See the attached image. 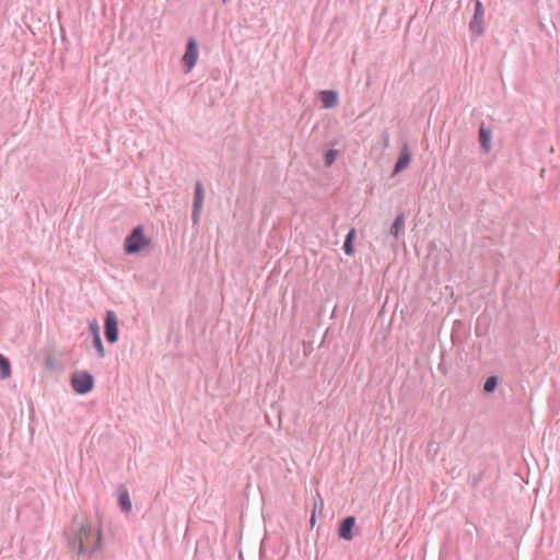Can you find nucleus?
Here are the masks:
<instances>
[{
	"label": "nucleus",
	"mask_w": 560,
	"mask_h": 560,
	"mask_svg": "<svg viewBox=\"0 0 560 560\" xmlns=\"http://www.w3.org/2000/svg\"><path fill=\"white\" fill-rule=\"evenodd\" d=\"M354 234H355L354 229L350 230L349 233L347 234V237L343 243V249H345L346 254H348V255L353 253L352 240H353Z\"/></svg>",
	"instance_id": "nucleus-15"
},
{
	"label": "nucleus",
	"mask_w": 560,
	"mask_h": 560,
	"mask_svg": "<svg viewBox=\"0 0 560 560\" xmlns=\"http://www.w3.org/2000/svg\"><path fill=\"white\" fill-rule=\"evenodd\" d=\"M92 346L95 348L98 358L105 357V349L100 332L94 334Z\"/></svg>",
	"instance_id": "nucleus-14"
},
{
	"label": "nucleus",
	"mask_w": 560,
	"mask_h": 560,
	"mask_svg": "<svg viewBox=\"0 0 560 560\" xmlns=\"http://www.w3.org/2000/svg\"><path fill=\"white\" fill-rule=\"evenodd\" d=\"M11 375V365L8 358L3 354H0V378L5 380Z\"/></svg>",
	"instance_id": "nucleus-13"
},
{
	"label": "nucleus",
	"mask_w": 560,
	"mask_h": 560,
	"mask_svg": "<svg viewBox=\"0 0 560 560\" xmlns=\"http://www.w3.org/2000/svg\"><path fill=\"white\" fill-rule=\"evenodd\" d=\"M198 45L194 37L187 40L186 50L182 58L183 69L185 73H189L198 61Z\"/></svg>",
	"instance_id": "nucleus-4"
},
{
	"label": "nucleus",
	"mask_w": 560,
	"mask_h": 560,
	"mask_svg": "<svg viewBox=\"0 0 560 560\" xmlns=\"http://www.w3.org/2000/svg\"><path fill=\"white\" fill-rule=\"evenodd\" d=\"M69 547L77 555H95L101 548L100 529L85 521L83 517H75L70 527L66 530Z\"/></svg>",
	"instance_id": "nucleus-1"
},
{
	"label": "nucleus",
	"mask_w": 560,
	"mask_h": 560,
	"mask_svg": "<svg viewBox=\"0 0 560 560\" xmlns=\"http://www.w3.org/2000/svg\"><path fill=\"white\" fill-rule=\"evenodd\" d=\"M310 523H311L312 526H314V524H315V511H313V514L311 516Z\"/></svg>",
	"instance_id": "nucleus-21"
},
{
	"label": "nucleus",
	"mask_w": 560,
	"mask_h": 560,
	"mask_svg": "<svg viewBox=\"0 0 560 560\" xmlns=\"http://www.w3.org/2000/svg\"><path fill=\"white\" fill-rule=\"evenodd\" d=\"M71 386L80 395L90 393L94 387V378L90 372H77L71 376Z\"/></svg>",
	"instance_id": "nucleus-3"
},
{
	"label": "nucleus",
	"mask_w": 560,
	"mask_h": 560,
	"mask_svg": "<svg viewBox=\"0 0 560 560\" xmlns=\"http://www.w3.org/2000/svg\"><path fill=\"white\" fill-rule=\"evenodd\" d=\"M498 385V377L492 375L487 377L483 384V390L488 394L493 393Z\"/></svg>",
	"instance_id": "nucleus-16"
},
{
	"label": "nucleus",
	"mask_w": 560,
	"mask_h": 560,
	"mask_svg": "<svg viewBox=\"0 0 560 560\" xmlns=\"http://www.w3.org/2000/svg\"><path fill=\"white\" fill-rule=\"evenodd\" d=\"M354 525H355L354 516L345 517L339 524V529H338L339 537L345 540H351L353 538L352 530H353Z\"/></svg>",
	"instance_id": "nucleus-7"
},
{
	"label": "nucleus",
	"mask_w": 560,
	"mask_h": 560,
	"mask_svg": "<svg viewBox=\"0 0 560 560\" xmlns=\"http://www.w3.org/2000/svg\"><path fill=\"white\" fill-rule=\"evenodd\" d=\"M90 328H91L93 335L96 334V332H100L98 325H97L96 322L91 323L90 324Z\"/></svg>",
	"instance_id": "nucleus-20"
},
{
	"label": "nucleus",
	"mask_w": 560,
	"mask_h": 560,
	"mask_svg": "<svg viewBox=\"0 0 560 560\" xmlns=\"http://www.w3.org/2000/svg\"><path fill=\"white\" fill-rule=\"evenodd\" d=\"M319 96L325 108H332L338 104V93L335 90H324Z\"/></svg>",
	"instance_id": "nucleus-9"
},
{
	"label": "nucleus",
	"mask_w": 560,
	"mask_h": 560,
	"mask_svg": "<svg viewBox=\"0 0 560 560\" xmlns=\"http://www.w3.org/2000/svg\"><path fill=\"white\" fill-rule=\"evenodd\" d=\"M483 14L482 3L479 0L475 2V14L474 18L479 19Z\"/></svg>",
	"instance_id": "nucleus-19"
},
{
	"label": "nucleus",
	"mask_w": 560,
	"mask_h": 560,
	"mask_svg": "<svg viewBox=\"0 0 560 560\" xmlns=\"http://www.w3.org/2000/svg\"><path fill=\"white\" fill-rule=\"evenodd\" d=\"M410 159H411V155L409 153L408 145L405 144L402 147L399 158L395 164V167L392 173V177L396 176L398 173H400L401 171L407 168L410 163Z\"/></svg>",
	"instance_id": "nucleus-8"
},
{
	"label": "nucleus",
	"mask_w": 560,
	"mask_h": 560,
	"mask_svg": "<svg viewBox=\"0 0 560 560\" xmlns=\"http://www.w3.org/2000/svg\"><path fill=\"white\" fill-rule=\"evenodd\" d=\"M469 27L472 33L477 35H481L483 32V28L481 27L479 23V19L476 20V18L472 19V21L469 23Z\"/></svg>",
	"instance_id": "nucleus-18"
},
{
	"label": "nucleus",
	"mask_w": 560,
	"mask_h": 560,
	"mask_svg": "<svg viewBox=\"0 0 560 560\" xmlns=\"http://www.w3.org/2000/svg\"><path fill=\"white\" fill-rule=\"evenodd\" d=\"M404 226H405V214L401 212L395 218V220L390 226V230H389L390 235H393L395 238H397L400 231L404 229Z\"/></svg>",
	"instance_id": "nucleus-12"
},
{
	"label": "nucleus",
	"mask_w": 560,
	"mask_h": 560,
	"mask_svg": "<svg viewBox=\"0 0 560 560\" xmlns=\"http://www.w3.org/2000/svg\"><path fill=\"white\" fill-rule=\"evenodd\" d=\"M105 337L109 343H115L118 340V318L114 311L106 313Z\"/></svg>",
	"instance_id": "nucleus-5"
},
{
	"label": "nucleus",
	"mask_w": 560,
	"mask_h": 560,
	"mask_svg": "<svg viewBox=\"0 0 560 560\" xmlns=\"http://www.w3.org/2000/svg\"><path fill=\"white\" fill-rule=\"evenodd\" d=\"M479 141L486 152L491 150V131L483 124L479 128Z\"/></svg>",
	"instance_id": "nucleus-10"
},
{
	"label": "nucleus",
	"mask_w": 560,
	"mask_h": 560,
	"mask_svg": "<svg viewBox=\"0 0 560 560\" xmlns=\"http://www.w3.org/2000/svg\"><path fill=\"white\" fill-rule=\"evenodd\" d=\"M150 243L143 234V228L138 225L132 229L131 233L125 238L124 248L127 254H136Z\"/></svg>",
	"instance_id": "nucleus-2"
},
{
	"label": "nucleus",
	"mask_w": 560,
	"mask_h": 560,
	"mask_svg": "<svg viewBox=\"0 0 560 560\" xmlns=\"http://www.w3.org/2000/svg\"><path fill=\"white\" fill-rule=\"evenodd\" d=\"M205 199V191L202 184L200 182H197L195 185V194H194V202H192V212H191V220L194 224H197L199 222L200 212L202 209Z\"/></svg>",
	"instance_id": "nucleus-6"
},
{
	"label": "nucleus",
	"mask_w": 560,
	"mask_h": 560,
	"mask_svg": "<svg viewBox=\"0 0 560 560\" xmlns=\"http://www.w3.org/2000/svg\"><path fill=\"white\" fill-rule=\"evenodd\" d=\"M118 502L121 511L128 513L131 511L132 504L127 489L120 488L118 490Z\"/></svg>",
	"instance_id": "nucleus-11"
},
{
	"label": "nucleus",
	"mask_w": 560,
	"mask_h": 560,
	"mask_svg": "<svg viewBox=\"0 0 560 560\" xmlns=\"http://www.w3.org/2000/svg\"><path fill=\"white\" fill-rule=\"evenodd\" d=\"M337 150L330 149L325 153L324 163L326 166H330L336 159Z\"/></svg>",
	"instance_id": "nucleus-17"
}]
</instances>
